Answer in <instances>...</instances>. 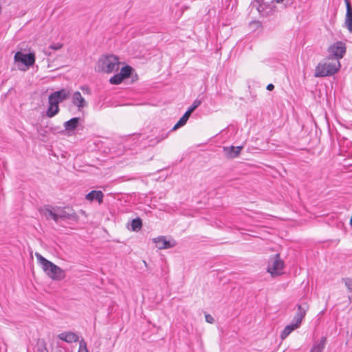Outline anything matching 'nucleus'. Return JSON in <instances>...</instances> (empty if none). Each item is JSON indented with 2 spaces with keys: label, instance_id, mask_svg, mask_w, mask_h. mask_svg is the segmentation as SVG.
I'll return each instance as SVG.
<instances>
[{
  "label": "nucleus",
  "instance_id": "33",
  "mask_svg": "<svg viewBox=\"0 0 352 352\" xmlns=\"http://www.w3.org/2000/svg\"><path fill=\"white\" fill-rule=\"evenodd\" d=\"M43 348L42 349H41V352H48V350L47 349V347L45 346V344L44 343V342H43Z\"/></svg>",
  "mask_w": 352,
  "mask_h": 352
},
{
  "label": "nucleus",
  "instance_id": "6",
  "mask_svg": "<svg viewBox=\"0 0 352 352\" xmlns=\"http://www.w3.org/2000/svg\"><path fill=\"white\" fill-rule=\"evenodd\" d=\"M57 222L60 220L78 221V216L71 208H58L56 207Z\"/></svg>",
  "mask_w": 352,
  "mask_h": 352
},
{
  "label": "nucleus",
  "instance_id": "29",
  "mask_svg": "<svg viewBox=\"0 0 352 352\" xmlns=\"http://www.w3.org/2000/svg\"><path fill=\"white\" fill-rule=\"evenodd\" d=\"M168 136V133H162V134H160L159 136L156 137L155 139V142H153V144H157V143H159L160 142H161L162 140L166 138Z\"/></svg>",
  "mask_w": 352,
  "mask_h": 352
},
{
  "label": "nucleus",
  "instance_id": "14",
  "mask_svg": "<svg viewBox=\"0 0 352 352\" xmlns=\"http://www.w3.org/2000/svg\"><path fill=\"white\" fill-rule=\"evenodd\" d=\"M103 197L104 194L101 190H91L85 196L87 200L90 201L96 200L100 204L103 202Z\"/></svg>",
  "mask_w": 352,
  "mask_h": 352
},
{
  "label": "nucleus",
  "instance_id": "16",
  "mask_svg": "<svg viewBox=\"0 0 352 352\" xmlns=\"http://www.w3.org/2000/svg\"><path fill=\"white\" fill-rule=\"evenodd\" d=\"M73 104L80 110L87 106V102L79 91H76L72 96Z\"/></svg>",
  "mask_w": 352,
  "mask_h": 352
},
{
  "label": "nucleus",
  "instance_id": "27",
  "mask_svg": "<svg viewBox=\"0 0 352 352\" xmlns=\"http://www.w3.org/2000/svg\"><path fill=\"white\" fill-rule=\"evenodd\" d=\"M342 282L344 283L345 286L348 289V291L351 293L352 292V279L350 278H342Z\"/></svg>",
  "mask_w": 352,
  "mask_h": 352
},
{
  "label": "nucleus",
  "instance_id": "26",
  "mask_svg": "<svg viewBox=\"0 0 352 352\" xmlns=\"http://www.w3.org/2000/svg\"><path fill=\"white\" fill-rule=\"evenodd\" d=\"M187 121H188V120L186 118H185L184 116H182L179 120V121L175 124V126L172 128L170 131H175V130L178 129L179 128L184 126L186 124Z\"/></svg>",
  "mask_w": 352,
  "mask_h": 352
},
{
  "label": "nucleus",
  "instance_id": "21",
  "mask_svg": "<svg viewBox=\"0 0 352 352\" xmlns=\"http://www.w3.org/2000/svg\"><path fill=\"white\" fill-rule=\"evenodd\" d=\"M133 70V69L131 66L126 65V66L122 67L120 72L119 74L124 79V78H127L130 77V76L132 74Z\"/></svg>",
  "mask_w": 352,
  "mask_h": 352
},
{
  "label": "nucleus",
  "instance_id": "30",
  "mask_svg": "<svg viewBox=\"0 0 352 352\" xmlns=\"http://www.w3.org/2000/svg\"><path fill=\"white\" fill-rule=\"evenodd\" d=\"M206 321L208 323L212 324L214 321V318L209 314H205Z\"/></svg>",
  "mask_w": 352,
  "mask_h": 352
},
{
  "label": "nucleus",
  "instance_id": "13",
  "mask_svg": "<svg viewBox=\"0 0 352 352\" xmlns=\"http://www.w3.org/2000/svg\"><path fill=\"white\" fill-rule=\"evenodd\" d=\"M242 148V146H231L223 147V151L226 157L232 159L236 157L239 155Z\"/></svg>",
  "mask_w": 352,
  "mask_h": 352
},
{
  "label": "nucleus",
  "instance_id": "18",
  "mask_svg": "<svg viewBox=\"0 0 352 352\" xmlns=\"http://www.w3.org/2000/svg\"><path fill=\"white\" fill-rule=\"evenodd\" d=\"M327 342V338L325 336H322L320 340L316 341L311 350L310 352H322L324 349L325 344Z\"/></svg>",
  "mask_w": 352,
  "mask_h": 352
},
{
  "label": "nucleus",
  "instance_id": "2",
  "mask_svg": "<svg viewBox=\"0 0 352 352\" xmlns=\"http://www.w3.org/2000/svg\"><path fill=\"white\" fill-rule=\"evenodd\" d=\"M340 67V61L337 59L327 58L324 63H320L315 69L316 77H324L336 74Z\"/></svg>",
  "mask_w": 352,
  "mask_h": 352
},
{
  "label": "nucleus",
  "instance_id": "11",
  "mask_svg": "<svg viewBox=\"0 0 352 352\" xmlns=\"http://www.w3.org/2000/svg\"><path fill=\"white\" fill-rule=\"evenodd\" d=\"M346 3V16L344 25L349 32H352V6L349 0H344Z\"/></svg>",
  "mask_w": 352,
  "mask_h": 352
},
{
  "label": "nucleus",
  "instance_id": "10",
  "mask_svg": "<svg viewBox=\"0 0 352 352\" xmlns=\"http://www.w3.org/2000/svg\"><path fill=\"white\" fill-rule=\"evenodd\" d=\"M153 242L155 243L156 247L160 250L170 248L175 245V242H172L170 240H168L165 236H161L153 239Z\"/></svg>",
  "mask_w": 352,
  "mask_h": 352
},
{
  "label": "nucleus",
  "instance_id": "24",
  "mask_svg": "<svg viewBox=\"0 0 352 352\" xmlns=\"http://www.w3.org/2000/svg\"><path fill=\"white\" fill-rule=\"evenodd\" d=\"M274 1L280 4V8L282 9L286 8L287 6H291L294 3V0H273L272 3Z\"/></svg>",
  "mask_w": 352,
  "mask_h": 352
},
{
  "label": "nucleus",
  "instance_id": "1",
  "mask_svg": "<svg viewBox=\"0 0 352 352\" xmlns=\"http://www.w3.org/2000/svg\"><path fill=\"white\" fill-rule=\"evenodd\" d=\"M35 256L42 269L50 278L54 280H61L65 278V273L63 269L44 258L39 253L36 252Z\"/></svg>",
  "mask_w": 352,
  "mask_h": 352
},
{
  "label": "nucleus",
  "instance_id": "34",
  "mask_svg": "<svg viewBox=\"0 0 352 352\" xmlns=\"http://www.w3.org/2000/svg\"><path fill=\"white\" fill-rule=\"evenodd\" d=\"M272 9H274L275 10V6H272Z\"/></svg>",
  "mask_w": 352,
  "mask_h": 352
},
{
  "label": "nucleus",
  "instance_id": "35",
  "mask_svg": "<svg viewBox=\"0 0 352 352\" xmlns=\"http://www.w3.org/2000/svg\"><path fill=\"white\" fill-rule=\"evenodd\" d=\"M256 1L258 2V0H256Z\"/></svg>",
  "mask_w": 352,
  "mask_h": 352
},
{
  "label": "nucleus",
  "instance_id": "22",
  "mask_svg": "<svg viewBox=\"0 0 352 352\" xmlns=\"http://www.w3.org/2000/svg\"><path fill=\"white\" fill-rule=\"evenodd\" d=\"M131 226L133 231L140 230L142 226V219L140 217L133 219Z\"/></svg>",
  "mask_w": 352,
  "mask_h": 352
},
{
  "label": "nucleus",
  "instance_id": "8",
  "mask_svg": "<svg viewBox=\"0 0 352 352\" xmlns=\"http://www.w3.org/2000/svg\"><path fill=\"white\" fill-rule=\"evenodd\" d=\"M15 62H21L25 66L30 67L34 65L35 62V56L32 53L23 54L21 52H17L14 56Z\"/></svg>",
  "mask_w": 352,
  "mask_h": 352
},
{
  "label": "nucleus",
  "instance_id": "17",
  "mask_svg": "<svg viewBox=\"0 0 352 352\" xmlns=\"http://www.w3.org/2000/svg\"><path fill=\"white\" fill-rule=\"evenodd\" d=\"M80 118L75 117L66 121L63 124V126L66 131H70L75 130L79 125Z\"/></svg>",
  "mask_w": 352,
  "mask_h": 352
},
{
  "label": "nucleus",
  "instance_id": "31",
  "mask_svg": "<svg viewBox=\"0 0 352 352\" xmlns=\"http://www.w3.org/2000/svg\"><path fill=\"white\" fill-rule=\"evenodd\" d=\"M62 47H63V44H60V43H55V44H53V45H51L49 47V49H52V50H57L60 49Z\"/></svg>",
  "mask_w": 352,
  "mask_h": 352
},
{
  "label": "nucleus",
  "instance_id": "15",
  "mask_svg": "<svg viewBox=\"0 0 352 352\" xmlns=\"http://www.w3.org/2000/svg\"><path fill=\"white\" fill-rule=\"evenodd\" d=\"M58 338L68 343L76 342L78 341V336L73 332L67 331L60 333Z\"/></svg>",
  "mask_w": 352,
  "mask_h": 352
},
{
  "label": "nucleus",
  "instance_id": "12",
  "mask_svg": "<svg viewBox=\"0 0 352 352\" xmlns=\"http://www.w3.org/2000/svg\"><path fill=\"white\" fill-rule=\"evenodd\" d=\"M40 213L45 216L47 219H53L55 222H57V214H56V207H52L47 206L44 208L39 210Z\"/></svg>",
  "mask_w": 352,
  "mask_h": 352
},
{
  "label": "nucleus",
  "instance_id": "23",
  "mask_svg": "<svg viewBox=\"0 0 352 352\" xmlns=\"http://www.w3.org/2000/svg\"><path fill=\"white\" fill-rule=\"evenodd\" d=\"M198 107V100L196 99L191 107L185 112V113L183 115V116L188 120L192 113L196 109V108Z\"/></svg>",
  "mask_w": 352,
  "mask_h": 352
},
{
  "label": "nucleus",
  "instance_id": "7",
  "mask_svg": "<svg viewBox=\"0 0 352 352\" xmlns=\"http://www.w3.org/2000/svg\"><path fill=\"white\" fill-rule=\"evenodd\" d=\"M308 309L309 305L306 302L297 305V312L292 320V322L295 324L296 327L300 326Z\"/></svg>",
  "mask_w": 352,
  "mask_h": 352
},
{
  "label": "nucleus",
  "instance_id": "3",
  "mask_svg": "<svg viewBox=\"0 0 352 352\" xmlns=\"http://www.w3.org/2000/svg\"><path fill=\"white\" fill-rule=\"evenodd\" d=\"M101 70L105 73H111L118 71L119 68L118 58L114 55L104 56L100 60Z\"/></svg>",
  "mask_w": 352,
  "mask_h": 352
},
{
  "label": "nucleus",
  "instance_id": "5",
  "mask_svg": "<svg viewBox=\"0 0 352 352\" xmlns=\"http://www.w3.org/2000/svg\"><path fill=\"white\" fill-rule=\"evenodd\" d=\"M346 50V44L342 41H337L329 47L328 51L330 54L328 57L340 61V59L344 56Z\"/></svg>",
  "mask_w": 352,
  "mask_h": 352
},
{
  "label": "nucleus",
  "instance_id": "25",
  "mask_svg": "<svg viewBox=\"0 0 352 352\" xmlns=\"http://www.w3.org/2000/svg\"><path fill=\"white\" fill-rule=\"evenodd\" d=\"M123 80L124 78L120 76V74H117L110 78L109 82L112 85H119Z\"/></svg>",
  "mask_w": 352,
  "mask_h": 352
},
{
  "label": "nucleus",
  "instance_id": "4",
  "mask_svg": "<svg viewBox=\"0 0 352 352\" xmlns=\"http://www.w3.org/2000/svg\"><path fill=\"white\" fill-rule=\"evenodd\" d=\"M283 261L280 259L279 254H276L269 259L267 270L272 276H278L283 273Z\"/></svg>",
  "mask_w": 352,
  "mask_h": 352
},
{
  "label": "nucleus",
  "instance_id": "9",
  "mask_svg": "<svg viewBox=\"0 0 352 352\" xmlns=\"http://www.w3.org/2000/svg\"><path fill=\"white\" fill-rule=\"evenodd\" d=\"M70 96V92L69 90L65 89H62L60 90L54 91L52 93L48 98V100H52L54 102H56L57 104L69 98Z\"/></svg>",
  "mask_w": 352,
  "mask_h": 352
},
{
  "label": "nucleus",
  "instance_id": "32",
  "mask_svg": "<svg viewBox=\"0 0 352 352\" xmlns=\"http://www.w3.org/2000/svg\"><path fill=\"white\" fill-rule=\"evenodd\" d=\"M266 89L268 90V91H272L274 89V85L272 83L270 84H268L267 85V87Z\"/></svg>",
  "mask_w": 352,
  "mask_h": 352
},
{
  "label": "nucleus",
  "instance_id": "28",
  "mask_svg": "<svg viewBox=\"0 0 352 352\" xmlns=\"http://www.w3.org/2000/svg\"><path fill=\"white\" fill-rule=\"evenodd\" d=\"M78 352H88L86 342L83 340L80 342Z\"/></svg>",
  "mask_w": 352,
  "mask_h": 352
},
{
  "label": "nucleus",
  "instance_id": "20",
  "mask_svg": "<svg viewBox=\"0 0 352 352\" xmlns=\"http://www.w3.org/2000/svg\"><path fill=\"white\" fill-rule=\"evenodd\" d=\"M299 327H296L295 324L292 322V323L289 325H287L284 329L282 331L280 334V338L282 340L285 339L294 330L298 328Z\"/></svg>",
  "mask_w": 352,
  "mask_h": 352
},
{
  "label": "nucleus",
  "instance_id": "19",
  "mask_svg": "<svg viewBox=\"0 0 352 352\" xmlns=\"http://www.w3.org/2000/svg\"><path fill=\"white\" fill-rule=\"evenodd\" d=\"M49 102V107L46 112V116L48 118H52L55 116L59 112V107L57 104L56 102H54L52 100H48Z\"/></svg>",
  "mask_w": 352,
  "mask_h": 352
}]
</instances>
